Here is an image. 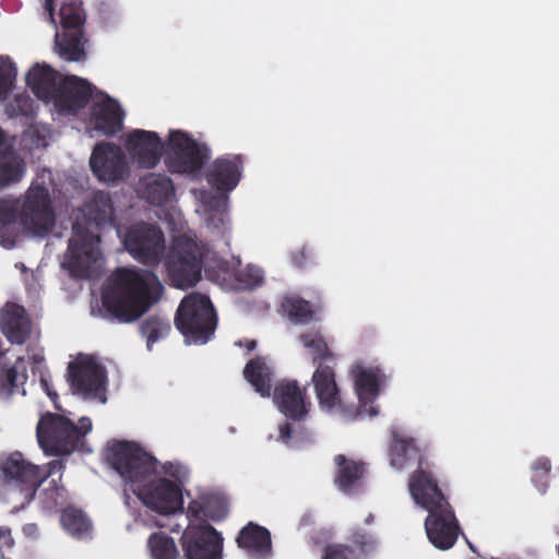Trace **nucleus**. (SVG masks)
I'll list each match as a JSON object with an SVG mask.
<instances>
[{
  "instance_id": "1",
  "label": "nucleus",
  "mask_w": 559,
  "mask_h": 559,
  "mask_svg": "<svg viewBox=\"0 0 559 559\" xmlns=\"http://www.w3.org/2000/svg\"><path fill=\"white\" fill-rule=\"evenodd\" d=\"M107 462L119 474L124 491H132L148 509L171 514L182 509L180 487L170 479L156 477L157 460L132 441L108 444Z\"/></svg>"
},
{
  "instance_id": "50",
  "label": "nucleus",
  "mask_w": 559,
  "mask_h": 559,
  "mask_svg": "<svg viewBox=\"0 0 559 559\" xmlns=\"http://www.w3.org/2000/svg\"><path fill=\"white\" fill-rule=\"evenodd\" d=\"M64 468V463L62 461H51L47 465H39V469L41 472H49V477L53 475L56 472H60Z\"/></svg>"
},
{
  "instance_id": "32",
  "label": "nucleus",
  "mask_w": 559,
  "mask_h": 559,
  "mask_svg": "<svg viewBox=\"0 0 559 559\" xmlns=\"http://www.w3.org/2000/svg\"><path fill=\"white\" fill-rule=\"evenodd\" d=\"M24 358L19 357L14 365L9 366L0 361V396L11 397L17 389L24 385L27 380L26 368L23 365Z\"/></svg>"
},
{
  "instance_id": "6",
  "label": "nucleus",
  "mask_w": 559,
  "mask_h": 559,
  "mask_svg": "<svg viewBox=\"0 0 559 559\" xmlns=\"http://www.w3.org/2000/svg\"><path fill=\"white\" fill-rule=\"evenodd\" d=\"M217 313L211 299L200 293H191L180 301L174 323L189 344H205L214 335Z\"/></svg>"
},
{
  "instance_id": "35",
  "label": "nucleus",
  "mask_w": 559,
  "mask_h": 559,
  "mask_svg": "<svg viewBox=\"0 0 559 559\" xmlns=\"http://www.w3.org/2000/svg\"><path fill=\"white\" fill-rule=\"evenodd\" d=\"M61 523L64 530L76 538L90 535L92 523L85 513L79 509L68 508L61 514Z\"/></svg>"
},
{
  "instance_id": "3",
  "label": "nucleus",
  "mask_w": 559,
  "mask_h": 559,
  "mask_svg": "<svg viewBox=\"0 0 559 559\" xmlns=\"http://www.w3.org/2000/svg\"><path fill=\"white\" fill-rule=\"evenodd\" d=\"M163 286L152 271L118 267L107 278L103 305L121 323L141 318L158 299Z\"/></svg>"
},
{
  "instance_id": "41",
  "label": "nucleus",
  "mask_w": 559,
  "mask_h": 559,
  "mask_svg": "<svg viewBox=\"0 0 559 559\" xmlns=\"http://www.w3.org/2000/svg\"><path fill=\"white\" fill-rule=\"evenodd\" d=\"M236 281V289L251 290L262 284L263 276L259 270L248 267L237 274Z\"/></svg>"
},
{
  "instance_id": "13",
  "label": "nucleus",
  "mask_w": 559,
  "mask_h": 559,
  "mask_svg": "<svg viewBox=\"0 0 559 559\" xmlns=\"http://www.w3.org/2000/svg\"><path fill=\"white\" fill-rule=\"evenodd\" d=\"M21 223L36 235H45L52 228L55 215L49 192L45 187L29 188L22 206Z\"/></svg>"
},
{
  "instance_id": "2",
  "label": "nucleus",
  "mask_w": 559,
  "mask_h": 559,
  "mask_svg": "<svg viewBox=\"0 0 559 559\" xmlns=\"http://www.w3.org/2000/svg\"><path fill=\"white\" fill-rule=\"evenodd\" d=\"M84 216L87 224L75 222L72 226V237L68 242L62 267L72 278H91L97 261L102 258L99 248L100 236L92 228L115 222V210L108 192L96 191L85 204Z\"/></svg>"
},
{
  "instance_id": "10",
  "label": "nucleus",
  "mask_w": 559,
  "mask_h": 559,
  "mask_svg": "<svg viewBox=\"0 0 559 559\" xmlns=\"http://www.w3.org/2000/svg\"><path fill=\"white\" fill-rule=\"evenodd\" d=\"M126 250L140 263L156 265L165 253V237L159 227L148 223L132 225L126 233Z\"/></svg>"
},
{
  "instance_id": "52",
  "label": "nucleus",
  "mask_w": 559,
  "mask_h": 559,
  "mask_svg": "<svg viewBox=\"0 0 559 559\" xmlns=\"http://www.w3.org/2000/svg\"><path fill=\"white\" fill-rule=\"evenodd\" d=\"M12 151V146L7 142L4 131L0 128V154H5Z\"/></svg>"
},
{
  "instance_id": "29",
  "label": "nucleus",
  "mask_w": 559,
  "mask_h": 559,
  "mask_svg": "<svg viewBox=\"0 0 559 559\" xmlns=\"http://www.w3.org/2000/svg\"><path fill=\"white\" fill-rule=\"evenodd\" d=\"M243 377L262 397L271 396L273 371L265 358L257 356L250 359L243 368Z\"/></svg>"
},
{
  "instance_id": "26",
  "label": "nucleus",
  "mask_w": 559,
  "mask_h": 559,
  "mask_svg": "<svg viewBox=\"0 0 559 559\" xmlns=\"http://www.w3.org/2000/svg\"><path fill=\"white\" fill-rule=\"evenodd\" d=\"M389 456L391 466L396 469L406 467L411 462L417 463L418 466L419 461L426 460L415 439L406 437L397 430L392 431Z\"/></svg>"
},
{
  "instance_id": "53",
  "label": "nucleus",
  "mask_w": 559,
  "mask_h": 559,
  "mask_svg": "<svg viewBox=\"0 0 559 559\" xmlns=\"http://www.w3.org/2000/svg\"><path fill=\"white\" fill-rule=\"evenodd\" d=\"M246 346V348L249 350V352H252L257 347V342L254 340L252 341H247L246 344L243 345Z\"/></svg>"
},
{
  "instance_id": "15",
  "label": "nucleus",
  "mask_w": 559,
  "mask_h": 559,
  "mask_svg": "<svg viewBox=\"0 0 559 559\" xmlns=\"http://www.w3.org/2000/svg\"><path fill=\"white\" fill-rule=\"evenodd\" d=\"M93 95L92 84L82 78L67 75L60 79L51 102L59 114L76 115L86 107Z\"/></svg>"
},
{
  "instance_id": "55",
  "label": "nucleus",
  "mask_w": 559,
  "mask_h": 559,
  "mask_svg": "<svg viewBox=\"0 0 559 559\" xmlns=\"http://www.w3.org/2000/svg\"><path fill=\"white\" fill-rule=\"evenodd\" d=\"M369 412H370V415H371V416H374V415H377V414H378V412H377V409H376L374 407H370V411H369Z\"/></svg>"
},
{
  "instance_id": "14",
  "label": "nucleus",
  "mask_w": 559,
  "mask_h": 559,
  "mask_svg": "<svg viewBox=\"0 0 559 559\" xmlns=\"http://www.w3.org/2000/svg\"><path fill=\"white\" fill-rule=\"evenodd\" d=\"M181 546L187 559H223V537L209 524L189 526Z\"/></svg>"
},
{
  "instance_id": "34",
  "label": "nucleus",
  "mask_w": 559,
  "mask_h": 559,
  "mask_svg": "<svg viewBox=\"0 0 559 559\" xmlns=\"http://www.w3.org/2000/svg\"><path fill=\"white\" fill-rule=\"evenodd\" d=\"M298 340L309 350L316 366L319 362L334 364V354L330 350L321 329L302 332Z\"/></svg>"
},
{
  "instance_id": "31",
  "label": "nucleus",
  "mask_w": 559,
  "mask_h": 559,
  "mask_svg": "<svg viewBox=\"0 0 559 559\" xmlns=\"http://www.w3.org/2000/svg\"><path fill=\"white\" fill-rule=\"evenodd\" d=\"M281 312L295 324H309L318 321L317 310L310 301L299 296H285L281 301Z\"/></svg>"
},
{
  "instance_id": "40",
  "label": "nucleus",
  "mask_w": 559,
  "mask_h": 559,
  "mask_svg": "<svg viewBox=\"0 0 559 559\" xmlns=\"http://www.w3.org/2000/svg\"><path fill=\"white\" fill-rule=\"evenodd\" d=\"M16 67L9 57L0 56V98L13 88L16 79Z\"/></svg>"
},
{
  "instance_id": "11",
  "label": "nucleus",
  "mask_w": 559,
  "mask_h": 559,
  "mask_svg": "<svg viewBox=\"0 0 559 559\" xmlns=\"http://www.w3.org/2000/svg\"><path fill=\"white\" fill-rule=\"evenodd\" d=\"M106 369L91 355L81 354L68 365V381L75 394L98 397L105 392Z\"/></svg>"
},
{
  "instance_id": "9",
  "label": "nucleus",
  "mask_w": 559,
  "mask_h": 559,
  "mask_svg": "<svg viewBox=\"0 0 559 559\" xmlns=\"http://www.w3.org/2000/svg\"><path fill=\"white\" fill-rule=\"evenodd\" d=\"M49 477L39 465L27 461L16 451L0 460V480L3 485L19 490L26 501H31L39 486Z\"/></svg>"
},
{
  "instance_id": "33",
  "label": "nucleus",
  "mask_w": 559,
  "mask_h": 559,
  "mask_svg": "<svg viewBox=\"0 0 559 559\" xmlns=\"http://www.w3.org/2000/svg\"><path fill=\"white\" fill-rule=\"evenodd\" d=\"M241 549L252 552H266L271 549L270 532L258 524L249 523L240 532L236 539Z\"/></svg>"
},
{
  "instance_id": "38",
  "label": "nucleus",
  "mask_w": 559,
  "mask_h": 559,
  "mask_svg": "<svg viewBox=\"0 0 559 559\" xmlns=\"http://www.w3.org/2000/svg\"><path fill=\"white\" fill-rule=\"evenodd\" d=\"M170 330V323L156 314L147 317L140 325V332L146 338L148 349H152L154 343L167 336Z\"/></svg>"
},
{
  "instance_id": "42",
  "label": "nucleus",
  "mask_w": 559,
  "mask_h": 559,
  "mask_svg": "<svg viewBox=\"0 0 559 559\" xmlns=\"http://www.w3.org/2000/svg\"><path fill=\"white\" fill-rule=\"evenodd\" d=\"M322 559H358L352 547L343 544H334L325 547Z\"/></svg>"
},
{
  "instance_id": "7",
  "label": "nucleus",
  "mask_w": 559,
  "mask_h": 559,
  "mask_svg": "<svg viewBox=\"0 0 559 559\" xmlns=\"http://www.w3.org/2000/svg\"><path fill=\"white\" fill-rule=\"evenodd\" d=\"M59 8L62 35L56 33V47L61 58L68 61H80L85 51L82 45L83 24L85 16L81 4L76 0H46L45 10L55 23V10Z\"/></svg>"
},
{
  "instance_id": "27",
  "label": "nucleus",
  "mask_w": 559,
  "mask_h": 559,
  "mask_svg": "<svg viewBox=\"0 0 559 559\" xmlns=\"http://www.w3.org/2000/svg\"><path fill=\"white\" fill-rule=\"evenodd\" d=\"M355 390L360 402H372L380 393V386L385 381V374L379 367L353 369Z\"/></svg>"
},
{
  "instance_id": "21",
  "label": "nucleus",
  "mask_w": 559,
  "mask_h": 559,
  "mask_svg": "<svg viewBox=\"0 0 559 559\" xmlns=\"http://www.w3.org/2000/svg\"><path fill=\"white\" fill-rule=\"evenodd\" d=\"M242 167V155H225L212 163L206 174V180L217 191L229 192L240 181Z\"/></svg>"
},
{
  "instance_id": "44",
  "label": "nucleus",
  "mask_w": 559,
  "mask_h": 559,
  "mask_svg": "<svg viewBox=\"0 0 559 559\" xmlns=\"http://www.w3.org/2000/svg\"><path fill=\"white\" fill-rule=\"evenodd\" d=\"M15 115L29 116L33 110V100L28 96L17 95L14 98Z\"/></svg>"
},
{
  "instance_id": "8",
  "label": "nucleus",
  "mask_w": 559,
  "mask_h": 559,
  "mask_svg": "<svg viewBox=\"0 0 559 559\" xmlns=\"http://www.w3.org/2000/svg\"><path fill=\"white\" fill-rule=\"evenodd\" d=\"M210 159V150L181 130L170 132L164 163L173 174L199 173Z\"/></svg>"
},
{
  "instance_id": "19",
  "label": "nucleus",
  "mask_w": 559,
  "mask_h": 559,
  "mask_svg": "<svg viewBox=\"0 0 559 559\" xmlns=\"http://www.w3.org/2000/svg\"><path fill=\"white\" fill-rule=\"evenodd\" d=\"M126 146L141 168H154L160 160L164 144L154 131L133 130L128 134Z\"/></svg>"
},
{
  "instance_id": "43",
  "label": "nucleus",
  "mask_w": 559,
  "mask_h": 559,
  "mask_svg": "<svg viewBox=\"0 0 559 559\" xmlns=\"http://www.w3.org/2000/svg\"><path fill=\"white\" fill-rule=\"evenodd\" d=\"M292 263L298 269H306L313 262V253L310 248L302 246L290 254Z\"/></svg>"
},
{
  "instance_id": "51",
  "label": "nucleus",
  "mask_w": 559,
  "mask_h": 559,
  "mask_svg": "<svg viewBox=\"0 0 559 559\" xmlns=\"http://www.w3.org/2000/svg\"><path fill=\"white\" fill-rule=\"evenodd\" d=\"M40 385L44 389V391L46 392V394L50 397V400L52 402H56V400L58 399V394L56 391H53L51 389V385L46 378H44V377L40 378Z\"/></svg>"
},
{
  "instance_id": "18",
  "label": "nucleus",
  "mask_w": 559,
  "mask_h": 559,
  "mask_svg": "<svg viewBox=\"0 0 559 559\" xmlns=\"http://www.w3.org/2000/svg\"><path fill=\"white\" fill-rule=\"evenodd\" d=\"M272 396L278 411L288 419L300 421L309 413L310 404L307 402V390L306 388H300L296 380H282L277 382Z\"/></svg>"
},
{
  "instance_id": "46",
  "label": "nucleus",
  "mask_w": 559,
  "mask_h": 559,
  "mask_svg": "<svg viewBox=\"0 0 559 559\" xmlns=\"http://www.w3.org/2000/svg\"><path fill=\"white\" fill-rule=\"evenodd\" d=\"M0 245L5 248H12L15 245V236L12 226L0 224Z\"/></svg>"
},
{
  "instance_id": "17",
  "label": "nucleus",
  "mask_w": 559,
  "mask_h": 559,
  "mask_svg": "<svg viewBox=\"0 0 559 559\" xmlns=\"http://www.w3.org/2000/svg\"><path fill=\"white\" fill-rule=\"evenodd\" d=\"M408 488L415 502L424 509L449 502L439 488L427 460L419 461V465L409 477Z\"/></svg>"
},
{
  "instance_id": "45",
  "label": "nucleus",
  "mask_w": 559,
  "mask_h": 559,
  "mask_svg": "<svg viewBox=\"0 0 559 559\" xmlns=\"http://www.w3.org/2000/svg\"><path fill=\"white\" fill-rule=\"evenodd\" d=\"M16 219V212L7 201L0 200V224L12 226Z\"/></svg>"
},
{
  "instance_id": "16",
  "label": "nucleus",
  "mask_w": 559,
  "mask_h": 559,
  "mask_svg": "<svg viewBox=\"0 0 559 559\" xmlns=\"http://www.w3.org/2000/svg\"><path fill=\"white\" fill-rule=\"evenodd\" d=\"M90 165L95 176L105 182L121 180L128 173L126 157L115 143L97 144L92 152Z\"/></svg>"
},
{
  "instance_id": "24",
  "label": "nucleus",
  "mask_w": 559,
  "mask_h": 559,
  "mask_svg": "<svg viewBox=\"0 0 559 559\" xmlns=\"http://www.w3.org/2000/svg\"><path fill=\"white\" fill-rule=\"evenodd\" d=\"M122 119L119 104L108 96L93 106V128L106 136H112L122 129Z\"/></svg>"
},
{
  "instance_id": "20",
  "label": "nucleus",
  "mask_w": 559,
  "mask_h": 559,
  "mask_svg": "<svg viewBox=\"0 0 559 559\" xmlns=\"http://www.w3.org/2000/svg\"><path fill=\"white\" fill-rule=\"evenodd\" d=\"M0 330L12 344H24L32 334V320L25 308L8 301L0 309Z\"/></svg>"
},
{
  "instance_id": "48",
  "label": "nucleus",
  "mask_w": 559,
  "mask_h": 559,
  "mask_svg": "<svg viewBox=\"0 0 559 559\" xmlns=\"http://www.w3.org/2000/svg\"><path fill=\"white\" fill-rule=\"evenodd\" d=\"M14 544L11 536V530L8 527H0V548H10Z\"/></svg>"
},
{
  "instance_id": "39",
  "label": "nucleus",
  "mask_w": 559,
  "mask_h": 559,
  "mask_svg": "<svg viewBox=\"0 0 559 559\" xmlns=\"http://www.w3.org/2000/svg\"><path fill=\"white\" fill-rule=\"evenodd\" d=\"M350 540L355 547V549H353L355 551V556L358 558L360 556L370 555L377 549L378 546L377 538L371 533L362 528L354 530Z\"/></svg>"
},
{
  "instance_id": "30",
  "label": "nucleus",
  "mask_w": 559,
  "mask_h": 559,
  "mask_svg": "<svg viewBox=\"0 0 559 559\" xmlns=\"http://www.w3.org/2000/svg\"><path fill=\"white\" fill-rule=\"evenodd\" d=\"M334 462L337 466L335 485L344 493L352 492L365 473V464L348 460L344 454L335 455Z\"/></svg>"
},
{
  "instance_id": "12",
  "label": "nucleus",
  "mask_w": 559,
  "mask_h": 559,
  "mask_svg": "<svg viewBox=\"0 0 559 559\" xmlns=\"http://www.w3.org/2000/svg\"><path fill=\"white\" fill-rule=\"evenodd\" d=\"M426 510L425 530L429 542L441 550L452 548L457 540L460 525L451 504L448 502Z\"/></svg>"
},
{
  "instance_id": "5",
  "label": "nucleus",
  "mask_w": 559,
  "mask_h": 559,
  "mask_svg": "<svg viewBox=\"0 0 559 559\" xmlns=\"http://www.w3.org/2000/svg\"><path fill=\"white\" fill-rule=\"evenodd\" d=\"M92 430V420L81 417L79 425L53 413L40 417L36 436L40 448L51 455H68L84 445V437Z\"/></svg>"
},
{
  "instance_id": "4",
  "label": "nucleus",
  "mask_w": 559,
  "mask_h": 559,
  "mask_svg": "<svg viewBox=\"0 0 559 559\" xmlns=\"http://www.w3.org/2000/svg\"><path fill=\"white\" fill-rule=\"evenodd\" d=\"M207 247L195 236H175L165 255V269L171 284L180 289L193 287L202 276Z\"/></svg>"
},
{
  "instance_id": "28",
  "label": "nucleus",
  "mask_w": 559,
  "mask_h": 559,
  "mask_svg": "<svg viewBox=\"0 0 559 559\" xmlns=\"http://www.w3.org/2000/svg\"><path fill=\"white\" fill-rule=\"evenodd\" d=\"M141 195L152 205H164L175 193L171 179L160 174H150L143 179Z\"/></svg>"
},
{
  "instance_id": "37",
  "label": "nucleus",
  "mask_w": 559,
  "mask_h": 559,
  "mask_svg": "<svg viewBox=\"0 0 559 559\" xmlns=\"http://www.w3.org/2000/svg\"><path fill=\"white\" fill-rule=\"evenodd\" d=\"M147 547L153 559H177L178 549L173 537L164 532L150 535Z\"/></svg>"
},
{
  "instance_id": "36",
  "label": "nucleus",
  "mask_w": 559,
  "mask_h": 559,
  "mask_svg": "<svg viewBox=\"0 0 559 559\" xmlns=\"http://www.w3.org/2000/svg\"><path fill=\"white\" fill-rule=\"evenodd\" d=\"M25 171L24 162L13 150L0 156V185L8 186L21 180Z\"/></svg>"
},
{
  "instance_id": "22",
  "label": "nucleus",
  "mask_w": 559,
  "mask_h": 559,
  "mask_svg": "<svg viewBox=\"0 0 559 559\" xmlns=\"http://www.w3.org/2000/svg\"><path fill=\"white\" fill-rule=\"evenodd\" d=\"M334 365L319 362L311 379L320 407L330 412L343 408Z\"/></svg>"
},
{
  "instance_id": "25",
  "label": "nucleus",
  "mask_w": 559,
  "mask_h": 559,
  "mask_svg": "<svg viewBox=\"0 0 559 559\" xmlns=\"http://www.w3.org/2000/svg\"><path fill=\"white\" fill-rule=\"evenodd\" d=\"M59 72L48 64L36 63L26 74V84L33 94L45 103H50L57 93Z\"/></svg>"
},
{
  "instance_id": "49",
  "label": "nucleus",
  "mask_w": 559,
  "mask_h": 559,
  "mask_svg": "<svg viewBox=\"0 0 559 559\" xmlns=\"http://www.w3.org/2000/svg\"><path fill=\"white\" fill-rule=\"evenodd\" d=\"M278 432H280V436H278L280 440L285 443H288L289 440L293 438V427L289 423H284V424L280 425Z\"/></svg>"
},
{
  "instance_id": "23",
  "label": "nucleus",
  "mask_w": 559,
  "mask_h": 559,
  "mask_svg": "<svg viewBox=\"0 0 559 559\" xmlns=\"http://www.w3.org/2000/svg\"><path fill=\"white\" fill-rule=\"evenodd\" d=\"M228 514V502L226 498L218 493H205L199 499L191 500L187 507V516L190 521L206 522L209 520L217 522L225 519Z\"/></svg>"
},
{
  "instance_id": "54",
  "label": "nucleus",
  "mask_w": 559,
  "mask_h": 559,
  "mask_svg": "<svg viewBox=\"0 0 559 559\" xmlns=\"http://www.w3.org/2000/svg\"><path fill=\"white\" fill-rule=\"evenodd\" d=\"M372 521H373V515H372V514H369V515L366 518V520H365V522H366L367 524H370Z\"/></svg>"
},
{
  "instance_id": "47",
  "label": "nucleus",
  "mask_w": 559,
  "mask_h": 559,
  "mask_svg": "<svg viewBox=\"0 0 559 559\" xmlns=\"http://www.w3.org/2000/svg\"><path fill=\"white\" fill-rule=\"evenodd\" d=\"M534 469L536 472H542L540 477L546 478L551 469V463L546 457H539L534 463Z\"/></svg>"
}]
</instances>
